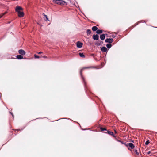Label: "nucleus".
<instances>
[{"mask_svg":"<svg viewBox=\"0 0 157 157\" xmlns=\"http://www.w3.org/2000/svg\"><path fill=\"white\" fill-rule=\"evenodd\" d=\"M101 129L102 131L106 130V128H101Z\"/></svg>","mask_w":157,"mask_h":157,"instance_id":"nucleus-22","label":"nucleus"},{"mask_svg":"<svg viewBox=\"0 0 157 157\" xmlns=\"http://www.w3.org/2000/svg\"><path fill=\"white\" fill-rule=\"evenodd\" d=\"M34 57L35 58H39V56L36 54H35L34 55Z\"/></svg>","mask_w":157,"mask_h":157,"instance_id":"nucleus-21","label":"nucleus"},{"mask_svg":"<svg viewBox=\"0 0 157 157\" xmlns=\"http://www.w3.org/2000/svg\"><path fill=\"white\" fill-rule=\"evenodd\" d=\"M128 146L132 149H133L134 148V144L131 143H128Z\"/></svg>","mask_w":157,"mask_h":157,"instance_id":"nucleus-9","label":"nucleus"},{"mask_svg":"<svg viewBox=\"0 0 157 157\" xmlns=\"http://www.w3.org/2000/svg\"><path fill=\"white\" fill-rule=\"evenodd\" d=\"M91 33V30L90 29H87V33L88 35H90Z\"/></svg>","mask_w":157,"mask_h":157,"instance_id":"nucleus-16","label":"nucleus"},{"mask_svg":"<svg viewBox=\"0 0 157 157\" xmlns=\"http://www.w3.org/2000/svg\"><path fill=\"white\" fill-rule=\"evenodd\" d=\"M19 53L21 55H25V52L22 49H20L19 50Z\"/></svg>","mask_w":157,"mask_h":157,"instance_id":"nucleus-7","label":"nucleus"},{"mask_svg":"<svg viewBox=\"0 0 157 157\" xmlns=\"http://www.w3.org/2000/svg\"><path fill=\"white\" fill-rule=\"evenodd\" d=\"M108 133L109 134V135H113V132H110V131H108Z\"/></svg>","mask_w":157,"mask_h":157,"instance_id":"nucleus-18","label":"nucleus"},{"mask_svg":"<svg viewBox=\"0 0 157 157\" xmlns=\"http://www.w3.org/2000/svg\"><path fill=\"white\" fill-rule=\"evenodd\" d=\"M101 50L102 52H105L107 51V48L105 47H103L101 48Z\"/></svg>","mask_w":157,"mask_h":157,"instance_id":"nucleus-10","label":"nucleus"},{"mask_svg":"<svg viewBox=\"0 0 157 157\" xmlns=\"http://www.w3.org/2000/svg\"><path fill=\"white\" fill-rule=\"evenodd\" d=\"M113 38H107L105 40L106 43H109V44L112 43L113 41Z\"/></svg>","mask_w":157,"mask_h":157,"instance_id":"nucleus-2","label":"nucleus"},{"mask_svg":"<svg viewBox=\"0 0 157 157\" xmlns=\"http://www.w3.org/2000/svg\"><path fill=\"white\" fill-rule=\"evenodd\" d=\"M0 94L1 95V94L0 93ZM1 97V95H0V97Z\"/></svg>","mask_w":157,"mask_h":157,"instance_id":"nucleus-30","label":"nucleus"},{"mask_svg":"<svg viewBox=\"0 0 157 157\" xmlns=\"http://www.w3.org/2000/svg\"><path fill=\"white\" fill-rule=\"evenodd\" d=\"M83 44L79 41H78L77 42V46L78 48H80L82 47Z\"/></svg>","mask_w":157,"mask_h":157,"instance_id":"nucleus-6","label":"nucleus"},{"mask_svg":"<svg viewBox=\"0 0 157 157\" xmlns=\"http://www.w3.org/2000/svg\"><path fill=\"white\" fill-rule=\"evenodd\" d=\"M19 130H16V131H18Z\"/></svg>","mask_w":157,"mask_h":157,"instance_id":"nucleus-29","label":"nucleus"},{"mask_svg":"<svg viewBox=\"0 0 157 157\" xmlns=\"http://www.w3.org/2000/svg\"><path fill=\"white\" fill-rule=\"evenodd\" d=\"M22 10V8L20 6H17L16 7L15 9V10L16 11L18 12H20L21 11V10Z\"/></svg>","mask_w":157,"mask_h":157,"instance_id":"nucleus-3","label":"nucleus"},{"mask_svg":"<svg viewBox=\"0 0 157 157\" xmlns=\"http://www.w3.org/2000/svg\"><path fill=\"white\" fill-rule=\"evenodd\" d=\"M98 29V28L96 26H94L92 27V29L93 31H95L96 30L97 31Z\"/></svg>","mask_w":157,"mask_h":157,"instance_id":"nucleus-13","label":"nucleus"},{"mask_svg":"<svg viewBox=\"0 0 157 157\" xmlns=\"http://www.w3.org/2000/svg\"><path fill=\"white\" fill-rule=\"evenodd\" d=\"M115 133H116V131H115Z\"/></svg>","mask_w":157,"mask_h":157,"instance_id":"nucleus-31","label":"nucleus"},{"mask_svg":"<svg viewBox=\"0 0 157 157\" xmlns=\"http://www.w3.org/2000/svg\"><path fill=\"white\" fill-rule=\"evenodd\" d=\"M10 113L12 115V116L13 117V114H12V113L10 112Z\"/></svg>","mask_w":157,"mask_h":157,"instance_id":"nucleus-28","label":"nucleus"},{"mask_svg":"<svg viewBox=\"0 0 157 157\" xmlns=\"http://www.w3.org/2000/svg\"><path fill=\"white\" fill-rule=\"evenodd\" d=\"M102 30H97L96 33L97 34H99L102 33Z\"/></svg>","mask_w":157,"mask_h":157,"instance_id":"nucleus-14","label":"nucleus"},{"mask_svg":"<svg viewBox=\"0 0 157 157\" xmlns=\"http://www.w3.org/2000/svg\"><path fill=\"white\" fill-rule=\"evenodd\" d=\"M151 153V152L150 151H149L147 153V154L148 155H151V154L150 155Z\"/></svg>","mask_w":157,"mask_h":157,"instance_id":"nucleus-25","label":"nucleus"},{"mask_svg":"<svg viewBox=\"0 0 157 157\" xmlns=\"http://www.w3.org/2000/svg\"><path fill=\"white\" fill-rule=\"evenodd\" d=\"M18 13V16L20 17H22L24 16V13H23V12H22V11H20V12H19Z\"/></svg>","mask_w":157,"mask_h":157,"instance_id":"nucleus-5","label":"nucleus"},{"mask_svg":"<svg viewBox=\"0 0 157 157\" xmlns=\"http://www.w3.org/2000/svg\"><path fill=\"white\" fill-rule=\"evenodd\" d=\"M79 55L81 57H85V56H84V54L83 53H79Z\"/></svg>","mask_w":157,"mask_h":157,"instance_id":"nucleus-17","label":"nucleus"},{"mask_svg":"<svg viewBox=\"0 0 157 157\" xmlns=\"http://www.w3.org/2000/svg\"><path fill=\"white\" fill-rule=\"evenodd\" d=\"M93 38L94 40H98L99 39V36L97 34L94 35L93 36Z\"/></svg>","mask_w":157,"mask_h":157,"instance_id":"nucleus-4","label":"nucleus"},{"mask_svg":"<svg viewBox=\"0 0 157 157\" xmlns=\"http://www.w3.org/2000/svg\"><path fill=\"white\" fill-rule=\"evenodd\" d=\"M38 54H41V53H42V52H38Z\"/></svg>","mask_w":157,"mask_h":157,"instance_id":"nucleus-27","label":"nucleus"},{"mask_svg":"<svg viewBox=\"0 0 157 157\" xmlns=\"http://www.w3.org/2000/svg\"><path fill=\"white\" fill-rule=\"evenodd\" d=\"M135 153L137 155H139V153L137 152V150H135Z\"/></svg>","mask_w":157,"mask_h":157,"instance_id":"nucleus-24","label":"nucleus"},{"mask_svg":"<svg viewBox=\"0 0 157 157\" xmlns=\"http://www.w3.org/2000/svg\"><path fill=\"white\" fill-rule=\"evenodd\" d=\"M42 57L44 58H47V56H42Z\"/></svg>","mask_w":157,"mask_h":157,"instance_id":"nucleus-26","label":"nucleus"},{"mask_svg":"<svg viewBox=\"0 0 157 157\" xmlns=\"http://www.w3.org/2000/svg\"><path fill=\"white\" fill-rule=\"evenodd\" d=\"M106 47L108 48H110L112 46V45L110 44H108L106 45Z\"/></svg>","mask_w":157,"mask_h":157,"instance_id":"nucleus-15","label":"nucleus"},{"mask_svg":"<svg viewBox=\"0 0 157 157\" xmlns=\"http://www.w3.org/2000/svg\"><path fill=\"white\" fill-rule=\"evenodd\" d=\"M7 13V12H6L4 13H3L1 14L0 15V18H1L5 14Z\"/></svg>","mask_w":157,"mask_h":157,"instance_id":"nucleus-19","label":"nucleus"},{"mask_svg":"<svg viewBox=\"0 0 157 157\" xmlns=\"http://www.w3.org/2000/svg\"><path fill=\"white\" fill-rule=\"evenodd\" d=\"M149 143V142L148 141H147L145 142V144L146 145H147Z\"/></svg>","mask_w":157,"mask_h":157,"instance_id":"nucleus-23","label":"nucleus"},{"mask_svg":"<svg viewBox=\"0 0 157 157\" xmlns=\"http://www.w3.org/2000/svg\"><path fill=\"white\" fill-rule=\"evenodd\" d=\"M90 68V67H85L84 68H83V69H82L81 70V71H80V74H81V77L83 79V80H84V78H83V77H82V71L84 69H87V68Z\"/></svg>","mask_w":157,"mask_h":157,"instance_id":"nucleus-11","label":"nucleus"},{"mask_svg":"<svg viewBox=\"0 0 157 157\" xmlns=\"http://www.w3.org/2000/svg\"><path fill=\"white\" fill-rule=\"evenodd\" d=\"M100 38L102 40H104L105 38V34H102L100 36Z\"/></svg>","mask_w":157,"mask_h":157,"instance_id":"nucleus-8","label":"nucleus"},{"mask_svg":"<svg viewBox=\"0 0 157 157\" xmlns=\"http://www.w3.org/2000/svg\"><path fill=\"white\" fill-rule=\"evenodd\" d=\"M54 3L59 5H64L66 2L62 0H52Z\"/></svg>","mask_w":157,"mask_h":157,"instance_id":"nucleus-1","label":"nucleus"},{"mask_svg":"<svg viewBox=\"0 0 157 157\" xmlns=\"http://www.w3.org/2000/svg\"><path fill=\"white\" fill-rule=\"evenodd\" d=\"M44 15V16L46 18V20H45V21H48L49 20H48V17H47V16L46 15L44 14V13H43Z\"/></svg>","mask_w":157,"mask_h":157,"instance_id":"nucleus-20","label":"nucleus"},{"mask_svg":"<svg viewBox=\"0 0 157 157\" xmlns=\"http://www.w3.org/2000/svg\"><path fill=\"white\" fill-rule=\"evenodd\" d=\"M17 58L18 59H21L23 58V57L21 55H17L16 56Z\"/></svg>","mask_w":157,"mask_h":157,"instance_id":"nucleus-12","label":"nucleus"}]
</instances>
